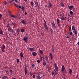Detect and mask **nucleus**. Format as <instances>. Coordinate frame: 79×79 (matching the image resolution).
I'll return each mask as SVG.
<instances>
[{"label":"nucleus","mask_w":79,"mask_h":79,"mask_svg":"<svg viewBox=\"0 0 79 79\" xmlns=\"http://www.w3.org/2000/svg\"><path fill=\"white\" fill-rule=\"evenodd\" d=\"M27 40H28V38L27 37H25L23 38V40L25 41L26 43H27Z\"/></svg>","instance_id":"20e7f679"},{"label":"nucleus","mask_w":79,"mask_h":79,"mask_svg":"<svg viewBox=\"0 0 79 79\" xmlns=\"http://www.w3.org/2000/svg\"><path fill=\"white\" fill-rule=\"evenodd\" d=\"M70 35H72V34H73V33L72 32H71L70 33Z\"/></svg>","instance_id":"3c124183"},{"label":"nucleus","mask_w":79,"mask_h":79,"mask_svg":"<svg viewBox=\"0 0 79 79\" xmlns=\"http://www.w3.org/2000/svg\"><path fill=\"white\" fill-rule=\"evenodd\" d=\"M21 9L23 11L24 10V7H23V6H22Z\"/></svg>","instance_id":"a878e982"},{"label":"nucleus","mask_w":79,"mask_h":79,"mask_svg":"<svg viewBox=\"0 0 79 79\" xmlns=\"http://www.w3.org/2000/svg\"><path fill=\"white\" fill-rule=\"evenodd\" d=\"M54 71L52 72V76H55L57 74V73H56V72L55 71V70H54Z\"/></svg>","instance_id":"f257e3e1"},{"label":"nucleus","mask_w":79,"mask_h":79,"mask_svg":"<svg viewBox=\"0 0 79 79\" xmlns=\"http://www.w3.org/2000/svg\"><path fill=\"white\" fill-rule=\"evenodd\" d=\"M67 39H68V38H69V36H67Z\"/></svg>","instance_id":"052dcab7"},{"label":"nucleus","mask_w":79,"mask_h":79,"mask_svg":"<svg viewBox=\"0 0 79 79\" xmlns=\"http://www.w3.org/2000/svg\"><path fill=\"white\" fill-rule=\"evenodd\" d=\"M0 34L1 35H3V31L2 30L0 31Z\"/></svg>","instance_id":"cd10ccee"},{"label":"nucleus","mask_w":79,"mask_h":79,"mask_svg":"<svg viewBox=\"0 0 79 79\" xmlns=\"http://www.w3.org/2000/svg\"><path fill=\"white\" fill-rule=\"evenodd\" d=\"M5 45H3L2 46V47L1 48V49H5Z\"/></svg>","instance_id":"412c9836"},{"label":"nucleus","mask_w":79,"mask_h":79,"mask_svg":"<svg viewBox=\"0 0 79 79\" xmlns=\"http://www.w3.org/2000/svg\"><path fill=\"white\" fill-rule=\"evenodd\" d=\"M35 3L36 5V6H37V7H38L39 8V4H38V2H35Z\"/></svg>","instance_id":"ddd939ff"},{"label":"nucleus","mask_w":79,"mask_h":79,"mask_svg":"<svg viewBox=\"0 0 79 79\" xmlns=\"http://www.w3.org/2000/svg\"><path fill=\"white\" fill-rule=\"evenodd\" d=\"M74 32H75V35H77V31L76 29L74 30Z\"/></svg>","instance_id":"f8f14e48"},{"label":"nucleus","mask_w":79,"mask_h":79,"mask_svg":"<svg viewBox=\"0 0 79 79\" xmlns=\"http://www.w3.org/2000/svg\"><path fill=\"white\" fill-rule=\"evenodd\" d=\"M70 15H73L74 14V13L73 12V11H71V10H70Z\"/></svg>","instance_id":"5701e85b"},{"label":"nucleus","mask_w":79,"mask_h":79,"mask_svg":"<svg viewBox=\"0 0 79 79\" xmlns=\"http://www.w3.org/2000/svg\"><path fill=\"white\" fill-rule=\"evenodd\" d=\"M37 62L38 63H40V60H38L37 61Z\"/></svg>","instance_id":"49530a36"},{"label":"nucleus","mask_w":79,"mask_h":79,"mask_svg":"<svg viewBox=\"0 0 79 79\" xmlns=\"http://www.w3.org/2000/svg\"><path fill=\"white\" fill-rule=\"evenodd\" d=\"M9 15L10 16H11V17H12V18H15V15H14L9 14Z\"/></svg>","instance_id":"4be33fe9"},{"label":"nucleus","mask_w":79,"mask_h":79,"mask_svg":"<svg viewBox=\"0 0 79 79\" xmlns=\"http://www.w3.org/2000/svg\"><path fill=\"white\" fill-rule=\"evenodd\" d=\"M20 55L21 57H23L24 56L23 55V53L22 52H21L20 53Z\"/></svg>","instance_id":"f3484780"},{"label":"nucleus","mask_w":79,"mask_h":79,"mask_svg":"<svg viewBox=\"0 0 79 79\" xmlns=\"http://www.w3.org/2000/svg\"><path fill=\"white\" fill-rule=\"evenodd\" d=\"M24 70H25V75H26V74H27V69L25 68L24 69Z\"/></svg>","instance_id":"4468645a"},{"label":"nucleus","mask_w":79,"mask_h":79,"mask_svg":"<svg viewBox=\"0 0 79 79\" xmlns=\"http://www.w3.org/2000/svg\"><path fill=\"white\" fill-rule=\"evenodd\" d=\"M21 18L20 17V18H19V19H21Z\"/></svg>","instance_id":"69168bd1"},{"label":"nucleus","mask_w":79,"mask_h":79,"mask_svg":"<svg viewBox=\"0 0 79 79\" xmlns=\"http://www.w3.org/2000/svg\"><path fill=\"white\" fill-rule=\"evenodd\" d=\"M68 21H69V15H68Z\"/></svg>","instance_id":"4c0bfd02"},{"label":"nucleus","mask_w":79,"mask_h":79,"mask_svg":"<svg viewBox=\"0 0 79 79\" xmlns=\"http://www.w3.org/2000/svg\"><path fill=\"white\" fill-rule=\"evenodd\" d=\"M6 73H7V74H8V73H7V71H6Z\"/></svg>","instance_id":"774afa93"},{"label":"nucleus","mask_w":79,"mask_h":79,"mask_svg":"<svg viewBox=\"0 0 79 79\" xmlns=\"http://www.w3.org/2000/svg\"><path fill=\"white\" fill-rule=\"evenodd\" d=\"M35 66V65H34V64H33L32 65L31 68H34Z\"/></svg>","instance_id":"c9c22d12"},{"label":"nucleus","mask_w":79,"mask_h":79,"mask_svg":"<svg viewBox=\"0 0 79 79\" xmlns=\"http://www.w3.org/2000/svg\"><path fill=\"white\" fill-rule=\"evenodd\" d=\"M44 24H46V21L45 20L44 21Z\"/></svg>","instance_id":"8fccbe9b"},{"label":"nucleus","mask_w":79,"mask_h":79,"mask_svg":"<svg viewBox=\"0 0 79 79\" xmlns=\"http://www.w3.org/2000/svg\"><path fill=\"white\" fill-rule=\"evenodd\" d=\"M51 32L52 34H53V30L52 29L51 30Z\"/></svg>","instance_id":"e433bc0d"},{"label":"nucleus","mask_w":79,"mask_h":79,"mask_svg":"<svg viewBox=\"0 0 79 79\" xmlns=\"http://www.w3.org/2000/svg\"><path fill=\"white\" fill-rule=\"evenodd\" d=\"M57 24H59V23H60V20L59 19H57Z\"/></svg>","instance_id":"b1692460"},{"label":"nucleus","mask_w":79,"mask_h":79,"mask_svg":"<svg viewBox=\"0 0 79 79\" xmlns=\"http://www.w3.org/2000/svg\"><path fill=\"white\" fill-rule=\"evenodd\" d=\"M72 29L73 31H74V30H76V29H75V27H74V25H73L72 26Z\"/></svg>","instance_id":"aec40b11"},{"label":"nucleus","mask_w":79,"mask_h":79,"mask_svg":"<svg viewBox=\"0 0 79 79\" xmlns=\"http://www.w3.org/2000/svg\"><path fill=\"white\" fill-rule=\"evenodd\" d=\"M27 0H24L25 2H27Z\"/></svg>","instance_id":"e2e57ef3"},{"label":"nucleus","mask_w":79,"mask_h":79,"mask_svg":"<svg viewBox=\"0 0 79 79\" xmlns=\"http://www.w3.org/2000/svg\"><path fill=\"white\" fill-rule=\"evenodd\" d=\"M29 49L30 51L31 52L34 51V49H33V48H29Z\"/></svg>","instance_id":"a211bd4d"},{"label":"nucleus","mask_w":79,"mask_h":79,"mask_svg":"<svg viewBox=\"0 0 79 79\" xmlns=\"http://www.w3.org/2000/svg\"><path fill=\"white\" fill-rule=\"evenodd\" d=\"M10 27V25H9V24H7L6 27H7V28H8V27Z\"/></svg>","instance_id":"72a5a7b5"},{"label":"nucleus","mask_w":79,"mask_h":79,"mask_svg":"<svg viewBox=\"0 0 79 79\" xmlns=\"http://www.w3.org/2000/svg\"><path fill=\"white\" fill-rule=\"evenodd\" d=\"M52 27L54 28H55L56 27V26L55 25V23H54V22H53L52 23Z\"/></svg>","instance_id":"0eeeda50"},{"label":"nucleus","mask_w":79,"mask_h":79,"mask_svg":"<svg viewBox=\"0 0 79 79\" xmlns=\"http://www.w3.org/2000/svg\"><path fill=\"white\" fill-rule=\"evenodd\" d=\"M40 51L41 54H44V52H43V51H42V50H40Z\"/></svg>","instance_id":"393cba45"},{"label":"nucleus","mask_w":79,"mask_h":79,"mask_svg":"<svg viewBox=\"0 0 79 79\" xmlns=\"http://www.w3.org/2000/svg\"><path fill=\"white\" fill-rule=\"evenodd\" d=\"M19 8H21V6H19Z\"/></svg>","instance_id":"5fc2aeb1"},{"label":"nucleus","mask_w":79,"mask_h":79,"mask_svg":"<svg viewBox=\"0 0 79 79\" xmlns=\"http://www.w3.org/2000/svg\"><path fill=\"white\" fill-rule=\"evenodd\" d=\"M61 69V71H63L64 69H65V68L64 67V65L62 66Z\"/></svg>","instance_id":"6e6552de"},{"label":"nucleus","mask_w":79,"mask_h":79,"mask_svg":"<svg viewBox=\"0 0 79 79\" xmlns=\"http://www.w3.org/2000/svg\"><path fill=\"white\" fill-rule=\"evenodd\" d=\"M52 52H54V50L53 49V48H52Z\"/></svg>","instance_id":"09e8293b"},{"label":"nucleus","mask_w":79,"mask_h":79,"mask_svg":"<svg viewBox=\"0 0 79 79\" xmlns=\"http://www.w3.org/2000/svg\"><path fill=\"white\" fill-rule=\"evenodd\" d=\"M14 0H12L10 2V3H13L14 2Z\"/></svg>","instance_id":"2f4dec72"},{"label":"nucleus","mask_w":79,"mask_h":79,"mask_svg":"<svg viewBox=\"0 0 79 79\" xmlns=\"http://www.w3.org/2000/svg\"><path fill=\"white\" fill-rule=\"evenodd\" d=\"M43 65L44 66H46V62L45 61H44L43 62Z\"/></svg>","instance_id":"c756f323"},{"label":"nucleus","mask_w":79,"mask_h":79,"mask_svg":"<svg viewBox=\"0 0 79 79\" xmlns=\"http://www.w3.org/2000/svg\"><path fill=\"white\" fill-rule=\"evenodd\" d=\"M4 3H5V4H6L7 3H6V2H4Z\"/></svg>","instance_id":"13d9d810"},{"label":"nucleus","mask_w":79,"mask_h":79,"mask_svg":"<svg viewBox=\"0 0 79 79\" xmlns=\"http://www.w3.org/2000/svg\"><path fill=\"white\" fill-rule=\"evenodd\" d=\"M10 72L11 74H13V71L12 70H10Z\"/></svg>","instance_id":"f704fd0d"},{"label":"nucleus","mask_w":79,"mask_h":79,"mask_svg":"<svg viewBox=\"0 0 79 79\" xmlns=\"http://www.w3.org/2000/svg\"><path fill=\"white\" fill-rule=\"evenodd\" d=\"M16 79V78H13V79Z\"/></svg>","instance_id":"338daca9"},{"label":"nucleus","mask_w":79,"mask_h":79,"mask_svg":"<svg viewBox=\"0 0 79 79\" xmlns=\"http://www.w3.org/2000/svg\"><path fill=\"white\" fill-rule=\"evenodd\" d=\"M8 78V77L6 76H3V77H2V79H6Z\"/></svg>","instance_id":"9b49d317"},{"label":"nucleus","mask_w":79,"mask_h":79,"mask_svg":"<svg viewBox=\"0 0 79 79\" xmlns=\"http://www.w3.org/2000/svg\"><path fill=\"white\" fill-rule=\"evenodd\" d=\"M21 23H22L24 25H26V22L24 20H21Z\"/></svg>","instance_id":"39448f33"},{"label":"nucleus","mask_w":79,"mask_h":79,"mask_svg":"<svg viewBox=\"0 0 79 79\" xmlns=\"http://www.w3.org/2000/svg\"><path fill=\"white\" fill-rule=\"evenodd\" d=\"M2 16V15L1 14H0V18Z\"/></svg>","instance_id":"de8ad7c7"},{"label":"nucleus","mask_w":79,"mask_h":79,"mask_svg":"<svg viewBox=\"0 0 79 79\" xmlns=\"http://www.w3.org/2000/svg\"><path fill=\"white\" fill-rule=\"evenodd\" d=\"M60 18H61V20H64V18L63 16H62V17H60Z\"/></svg>","instance_id":"c85d7f7f"},{"label":"nucleus","mask_w":79,"mask_h":79,"mask_svg":"<svg viewBox=\"0 0 79 79\" xmlns=\"http://www.w3.org/2000/svg\"><path fill=\"white\" fill-rule=\"evenodd\" d=\"M54 68L56 70V72L58 71V67L57 66L56 64H55L54 65Z\"/></svg>","instance_id":"f03ea898"},{"label":"nucleus","mask_w":79,"mask_h":79,"mask_svg":"<svg viewBox=\"0 0 79 79\" xmlns=\"http://www.w3.org/2000/svg\"><path fill=\"white\" fill-rule=\"evenodd\" d=\"M48 5L49 7H51L52 6V4L50 2L49 3Z\"/></svg>","instance_id":"6ab92c4d"},{"label":"nucleus","mask_w":79,"mask_h":79,"mask_svg":"<svg viewBox=\"0 0 79 79\" xmlns=\"http://www.w3.org/2000/svg\"><path fill=\"white\" fill-rule=\"evenodd\" d=\"M77 44L79 45V42L77 43Z\"/></svg>","instance_id":"bf43d9fd"},{"label":"nucleus","mask_w":79,"mask_h":79,"mask_svg":"<svg viewBox=\"0 0 79 79\" xmlns=\"http://www.w3.org/2000/svg\"><path fill=\"white\" fill-rule=\"evenodd\" d=\"M69 72L70 74H71V73H72V69H69Z\"/></svg>","instance_id":"2eb2a0df"},{"label":"nucleus","mask_w":79,"mask_h":79,"mask_svg":"<svg viewBox=\"0 0 79 79\" xmlns=\"http://www.w3.org/2000/svg\"><path fill=\"white\" fill-rule=\"evenodd\" d=\"M30 75H31L32 76V73H31Z\"/></svg>","instance_id":"0e129e2a"},{"label":"nucleus","mask_w":79,"mask_h":79,"mask_svg":"<svg viewBox=\"0 0 79 79\" xmlns=\"http://www.w3.org/2000/svg\"><path fill=\"white\" fill-rule=\"evenodd\" d=\"M44 26L46 30H47V31H48V27H47V24H44Z\"/></svg>","instance_id":"423d86ee"},{"label":"nucleus","mask_w":79,"mask_h":79,"mask_svg":"<svg viewBox=\"0 0 79 79\" xmlns=\"http://www.w3.org/2000/svg\"><path fill=\"white\" fill-rule=\"evenodd\" d=\"M21 32H22V33H23V32H24V30L23 29H22L21 30Z\"/></svg>","instance_id":"bb28decb"},{"label":"nucleus","mask_w":79,"mask_h":79,"mask_svg":"<svg viewBox=\"0 0 79 79\" xmlns=\"http://www.w3.org/2000/svg\"><path fill=\"white\" fill-rule=\"evenodd\" d=\"M69 31H71V27H70L69 28Z\"/></svg>","instance_id":"79ce46f5"},{"label":"nucleus","mask_w":79,"mask_h":79,"mask_svg":"<svg viewBox=\"0 0 79 79\" xmlns=\"http://www.w3.org/2000/svg\"><path fill=\"white\" fill-rule=\"evenodd\" d=\"M2 51L3 52H5V50L3 49H2Z\"/></svg>","instance_id":"37998d69"},{"label":"nucleus","mask_w":79,"mask_h":79,"mask_svg":"<svg viewBox=\"0 0 79 79\" xmlns=\"http://www.w3.org/2000/svg\"><path fill=\"white\" fill-rule=\"evenodd\" d=\"M27 15V12H25V15Z\"/></svg>","instance_id":"603ef678"},{"label":"nucleus","mask_w":79,"mask_h":79,"mask_svg":"<svg viewBox=\"0 0 79 79\" xmlns=\"http://www.w3.org/2000/svg\"><path fill=\"white\" fill-rule=\"evenodd\" d=\"M8 13H10V14H11V11H8Z\"/></svg>","instance_id":"864d4df0"},{"label":"nucleus","mask_w":79,"mask_h":79,"mask_svg":"<svg viewBox=\"0 0 79 79\" xmlns=\"http://www.w3.org/2000/svg\"><path fill=\"white\" fill-rule=\"evenodd\" d=\"M60 16H63V14H62L61 13L60 14Z\"/></svg>","instance_id":"4d7b16f0"},{"label":"nucleus","mask_w":79,"mask_h":79,"mask_svg":"<svg viewBox=\"0 0 79 79\" xmlns=\"http://www.w3.org/2000/svg\"><path fill=\"white\" fill-rule=\"evenodd\" d=\"M50 56H51V60H53V55H52V53H50Z\"/></svg>","instance_id":"dca6fc26"},{"label":"nucleus","mask_w":79,"mask_h":79,"mask_svg":"<svg viewBox=\"0 0 79 79\" xmlns=\"http://www.w3.org/2000/svg\"><path fill=\"white\" fill-rule=\"evenodd\" d=\"M35 75H33V79H34V78H35Z\"/></svg>","instance_id":"a19ab883"},{"label":"nucleus","mask_w":79,"mask_h":79,"mask_svg":"<svg viewBox=\"0 0 79 79\" xmlns=\"http://www.w3.org/2000/svg\"><path fill=\"white\" fill-rule=\"evenodd\" d=\"M31 3L32 5H34V2H31Z\"/></svg>","instance_id":"ea45409f"},{"label":"nucleus","mask_w":79,"mask_h":79,"mask_svg":"<svg viewBox=\"0 0 79 79\" xmlns=\"http://www.w3.org/2000/svg\"><path fill=\"white\" fill-rule=\"evenodd\" d=\"M32 55L34 56H36V55H37V53H36V52H33L32 53Z\"/></svg>","instance_id":"1a4fd4ad"},{"label":"nucleus","mask_w":79,"mask_h":79,"mask_svg":"<svg viewBox=\"0 0 79 79\" xmlns=\"http://www.w3.org/2000/svg\"><path fill=\"white\" fill-rule=\"evenodd\" d=\"M38 79H41V77H40L39 76H38Z\"/></svg>","instance_id":"a18cd8bd"},{"label":"nucleus","mask_w":79,"mask_h":79,"mask_svg":"<svg viewBox=\"0 0 79 79\" xmlns=\"http://www.w3.org/2000/svg\"><path fill=\"white\" fill-rule=\"evenodd\" d=\"M67 18L66 17H65L64 18V19H66Z\"/></svg>","instance_id":"6e6d98bb"},{"label":"nucleus","mask_w":79,"mask_h":79,"mask_svg":"<svg viewBox=\"0 0 79 79\" xmlns=\"http://www.w3.org/2000/svg\"><path fill=\"white\" fill-rule=\"evenodd\" d=\"M15 1L16 3H19V2H18V1L17 0H15Z\"/></svg>","instance_id":"c03bdc74"},{"label":"nucleus","mask_w":79,"mask_h":79,"mask_svg":"<svg viewBox=\"0 0 79 79\" xmlns=\"http://www.w3.org/2000/svg\"><path fill=\"white\" fill-rule=\"evenodd\" d=\"M45 58L46 59V62L48 64V63H49V61L48 60V58L47 57V56H46Z\"/></svg>","instance_id":"7ed1b4c3"},{"label":"nucleus","mask_w":79,"mask_h":79,"mask_svg":"<svg viewBox=\"0 0 79 79\" xmlns=\"http://www.w3.org/2000/svg\"><path fill=\"white\" fill-rule=\"evenodd\" d=\"M19 59H17V63H19Z\"/></svg>","instance_id":"7c9ffc66"},{"label":"nucleus","mask_w":79,"mask_h":79,"mask_svg":"<svg viewBox=\"0 0 79 79\" xmlns=\"http://www.w3.org/2000/svg\"><path fill=\"white\" fill-rule=\"evenodd\" d=\"M14 4L15 5V6H16V7H17V8H18V5H16V4L15 3H14Z\"/></svg>","instance_id":"58836bf2"},{"label":"nucleus","mask_w":79,"mask_h":79,"mask_svg":"<svg viewBox=\"0 0 79 79\" xmlns=\"http://www.w3.org/2000/svg\"><path fill=\"white\" fill-rule=\"evenodd\" d=\"M61 5L62 6H64V5L63 3H61Z\"/></svg>","instance_id":"473e14b6"},{"label":"nucleus","mask_w":79,"mask_h":79,"mask_svg":"<svg viewBox=\"0 0 79 79\" xmlns=\"http://www.w3.org/2000/svg\"><path fill=\"white\" fill-rule=\"evenodd\" d=\"M8 30L9 31V32H10V29H9Z\"/></svg>","instance_id":"680f3d73"},{"label":"nucleus","mask_w":79,"mask_h":79,"mask_svg":"<svg viewBox=\"0 0 79 79\" xmlns=\"http://www.w3.org/2000/svg\"><path fill=\"white\" fill-rule=\"evenodd\" d=\"M68 7H69V9L70 10H71L73 8V6L72 5L70 6H69V5H68Z\"/></svg>","instance_id":"9d476101"}]
</instances>
